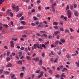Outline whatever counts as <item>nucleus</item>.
Returning a JSON list of instances; mask_svg holds the SVG:
<instances>
[{"instance_id": "obj_5", "label": "nucleus", "mask_w": 79, "mask_h": 79, "mask_svg": "<svg viewBox=\"0 0 79 79\" xmlns=\"http://www.w3.org/2000/svg\"><path fill=\"white\" fill-rule=\"evenodd\" d=\"M38 27L41 28H43L44 27V26L42 24V23H40L39 25H38Z\"/></svg>"}, {"instance_id": "obj_28", "label": "nucleus", "mask_w": 79, "mask_h": 79, "mask_svg": "<svg viewBox=\"0 0 79 79\" xmlns=\"http://www.w3.org/2000/svg\"><path fill=\"white\" fill-rule=\"evenodd\" d=\"M65 33H67V32L68 33H69V31L68 29H65Z\"/></svg>"}, {"instance_id": "obj_4", "label": "nucleus", "mask_w": 79, "mask_h": 79, "mask_svg": "<svg viewBox=\"0 0 79 79\" xmlns=\"http://www.w3.org/2000/svg\"><path fill=\"white\" fill-rule=\"evenodd\" d=\"M10 44L11 47H14V41L11 40L10 41Z\"/></svg>"}, {"instance_id": "obj_29", "label": "nucleus", "mask_w": 79, "mask_h": 79, "mask_svg": "<svg viewBox=\"0 0 79 79\" xmlns=\"http://www.w3.org/2000/svg\"><path fill=\"white\" fill-rule=\"evenodd\" d=\"M51 53H50L49 55V56H50L51 55H54V54H53V51H51Z\"/></svg>"}, {"instance_id": "obj_48", "label": "nucleus", "mask_w": 79, "mask_h": 79, "mask_svg": "<svg viewBox=\"0 0 79 79\" xmlns=\"http://www.w3.org/2000/svg\"><path fill=\"white\" fill-rule=\"evenodd\" d=\"M60 31H64L63 28V27H61L60 28Z\"/></svg>"}, {"instance_id": "obj_32", "label": "nucleus", "mask_w": 79, "mask_h": 79, "mask_svg": "<svg viewBox=\"0 0 79 79\" xmlns=\"http://www.w3.org/2000/svg\"><path fill=\"white\" fill-rule=\"evenodd\" d=\"M26 59L27 60H31V57L29 56H27L26 57Z\"/></svg>"}, {"instance_id": "obj_34", "label": "nucleus", "mask_w": 79, "mask_h": 79, "mask_svg": "<svg viewBox=\"0 0 79 79\" xmlns=\"http://www.w3.org/2000/svg\"><path fill=\"white\" fill-rule=\"evenodd\" d=\"M59 67L61 69H62L63 68V65H61L59 66Z\"/></svg>"}, {"instance_id": "obj_62", "label": "nucleus", "mask_w": 79, "mask_h": 79, "mask_svg": "<svg viewBox=\"0 0 79 79\" xmlns=\"http://www.w3.org/2000/svg\"><path fill=\"white\" fill-rule=\"evenodd\" d=\"M10 10H8L7 11H6V13H7V14H8V13H10Z\"/></svg>"}, {"instance_id": "obj_2", "label": "nucleus", "mask_w": 79, "mask_h": 79, "mask_svg": "<svg viewBox=\"0 0 79 79\" xmlns=\"http://www.w3.org/2000/svg\"><path fill=\"white\" fill-rule=\"evenodd\" d=\"M52 5L51 6V9L53 13H55V7H54V6H56V3L55 2L54 3H52Z\"/></svg>"}, {"instance_id": "obj_42", "label": "nucleus", "mask_w": 79, "mask_h": 79, "mask_svg": "<svg viewBox=\"0 0 79 79\" xmlns=\"http://www.w3.org/2000/svg\"><path fill=\"white\" fill-rule=\"evenodd\" d=\"M54 28V29H58V27L57 26H54L53 27Z\"/></svg>"}, {"instance_id": "obj_23", "label": "nucleus", "mask_w": 79, "mask_h": 79, "mask_svg": "<svg viewBox=\"0 0 79 79\" xmlns=\"http://www.w3.org/2000/svg\"><path fill=\"white\" fill-rule=\"evenodd\" d=\"M56 78H58L60 77V75L58 74H56L55 75Z\"/></svg>"}, {"instance_id": "obj_54", "label": "nucleus", "mask_w": 79, "mask_h": 79, "mask_svg": "<svg viewBox=\"0 0 79 79\" xmlns=\"http://www.w3.org/2000/svg\"><path fill=\"white\" fill-rule=\"evenodd\" d=\"M31 25L32 26H35V24L33 23H31Z\"/></svg>"}, {"instance_id": "obj_24", "label": "nucleus", "mask_w": 79, "mask_h": 79, "mask_svg": "<svg viewBox=\"0 0 79 79\" xmlns=\"http://www.w3.org/2000/svg\"><path fill=\"white\" fill-rule=\"evenodd\" d=\"M75 64H77V67H79V61H78V62H75Z\"/></svg>"}, {"instance_id": "obj_12", "label": "nucleus", "mask_w": 79, "mask_h": 79, "mask_svg": "<svg viewBox=\"0 0 79 79\" xmlns=\"http://www.w3.org/2000/svg\"><path fill=\"white\" fill-rule=\"evenodd\" d=\"M60 41L61 42H62V43H64V42H65V40L63 39H61L60 40Z\"/></svg>"}, {"instance_id": "obj_41", "label": "nucleus", "mask_w": 79, "mask_h": 79, "mask_svg": "<svg viewBox=\"0 0 79 79\" xmlns=\"http://www.w3.org/2000/svg\"><path fill=\"white\" fill-rule=\"evenodd\" d=\"M12 40H14V41H17V40H18L17 38H15V39L12 38Z\"/></svg>"}, {"instance_id": "obj_21", "label": "nucleus", "mask_w": 79, "mask_h": 79, "mask_svg": "<svg viewBox=\"0 0 79 79\" xmlns=\"http://www.w3.org/2000/svg\"><path fill=\"white\" fill-rule=\"evenodd\" d=\"M10 53H11V52H10V51H8L7 52V56H9V55H10Z\"/></svg>"}, {"instance_id": "obj_50", "label": "nucleus", "mask_w": 79, "mask_h": 79, "mask_svg": "<svg viewBox=\"0 0 79 79\" xmlns=\"http://www.w3.org/2000/svg\"><path fill=\"white\" fill-rule=\"evenodd\" d=\"M22 55V52H19V56H20V57H21V56Z\"/></svg>"}, {"instance_id": "obj_40", "label": "nucleus", "mask_w": 79, "mask_h": 79, "mask_svg": "<svg viewBox=\"0 0 79 79\" xmlns=\"http://www.w3.org/2000/svg\"><path fill=\"white\" fill-rule=\"evenodd\" d=\"M49 44V41H47L44 44L45 45H48Z\"/></svg>"}, {"instance_id": "obj_31", "label": "nucleus", "mask_w": 79, "mask_h": 79, "mask_svg": "<svg viewBox=\"0 0 79 79\" xmlns=\"http://www.w3.org/2000/svg\"><path fill=\"white\" fill-rule=\"evenodd\" d=\"M18 63L20 64H22V61L21 60H19L18 61Z\"/></svg>"}, {"instance_id": "obj_22", "label": "nucleus", "mask_w": 79, "mask_h": 79, "mask_svg": "<svg viewBox=\"0 0 79 79\" xmlns=\"http://www.w3.org/2000/svg\"><path fill=\"white\" fill-rule=\"evenodd\" d=\"M40 32L43 33V34H45V33H47V32L45 31H40Z\"/></svg>"}, {"instance_id": "obj_63", "label": "nucleus", "mask_w": 79, "mask_h": 79, "mask_svg": "<svg viewBox=\"0 0 79 79\" xmlns=\"http://www.w3.org/2000/svg\"><path fill=\"white\" fill-rule=\"evenodd\" d=\"M40 14H38L37 15V17H38V18H40Z\"/></svg>"}, {"instance_id": "obj_6", "label": "nucleus", "mask_w": 79, "mask_h": 79, "mask_svg": "<svg viewBox=\"0 0 79 79\" xmlns=\"http://www.w3.org/2000/svg\"><path fill=\"white\" fill-rule=\"evenodd\" d=\"M12 66V64L10 63L7 64L6 65V67H7V68H8L10 67H11Z\"/></svg>"}, {"instance_id": "obj_37", "label": "nucleus", "mask_w": 79, "mask_h": 79, "mask_svg": "<svg viewBox=\"0 0 79 79\" xmlns=\"http://www.w3.org/2000/svg\"><path fill=\"white\" fill-rule=\"evenodd\" d=\"M48 73L51 74H53V72H52V71L51 70H49L48 71Z\"/></svg>"}, {"instance_id": "obj_58", "label": "nucleus", "mask_w": 79, "mask_h": 79, "mask_svg": "<svg viewBox=\"0 0 79 79\" xmlns=\"http://www.w3.org/2000/svg\"><path fill=\"white\" fill-rule=\"evenodd\" d=\"M45 9L46 10H49V9H50V7H45Z\"/></svg>"}, {"instance_id": "obj_51", "label": "nucleus", "mask_w": 79, "mask_h": 79, "mask_svg": "<svg viewBox=\"0 0 79 79\" xmlns=\"http://www.w3.org/2000/svg\"><path fill=\"white\" fill-rule=\"evenodd\" d=\"M20 20L21 21L24 20V17H23V16H22V17H21V18H20Z\"/></svg>"}, {"instance_id": "obj_13", "label": "nucleus", "mask_w": 79, "mask_h": 79, "mask_svg": "<svg viewBox=\"0 0 79 79\" xmlns=\"http://www.w3.org/2000/svg\"><path fill=\"white\" fill-rule=\"evenodd\" d=\"M67 14L68 15H71L72 13H71V10H69L67 11Z\"/></svg>"}, {"instance_id": "obj_11", "label": "nucleus", "mask_w": 79, "mask_h": 79, "mask_svg": "<svg viewBox=\"0 0 79 79\" xmlns=\"http://www.w3.org/2000/svg\"><path fill=\"white\" fill-rule=\"evenodd\" d=\"M15 9L16 10V12H18V11H19V7L18 6H17L16 7Z\"/></svg>"}, {"instance_id": "obj_20", "label": "nucleus", "mask_w": 79, "mask_h": 79, "mask_svg": "<svg viewBox=\"0 0 79 79\" xmlns=\"http://www.w3.org/2000/svg\"><path fill=\"white\" fill-rule=\"evenodd\" d=\"M68 70L67 69H66L65 68H64L62 70V72H64V71H67V70Z\"/></svg>"}, {"instance_id": "obj_7", "label": "nucleus", "mask_w": 79, "mask_h": 79, "mask_svg": "<svg viewBox=\"0 0 79 79\" xmlns=\"http://www.w3.org/2000/svg\"><path fill=\"white\" fill-rule=\"evenodd\" d=\"M60 31H57L54 32V34L55 35H58L59 33H60Z\"/></svg>"}, {"instance_id": "obj_49", "label": "nucleus", "mask_w": 79, "mask_h": 79, "mask_svg": "<svg viewBox=\"0 0 79 79\" xmlns=\"http://www.w3.org/2000/svg\"><path fill=\"white\" fill-rule=\"evenodd\" d=\"M58 43H59V41L57 40L55 42V44H56V45H58Z\"/></svg>"}, {"instance_id": "obj_27", "label": "nucleus", "mask_w": 79, "mask_h": 79, "mask_svg": "<svg viewBox=\"0 0 79 79\" xmlns=\"http://www.w3.org/2000/svg\"><path fill=\"white\" fill-rule=\"evenodd\" d=\"M33 18L34 19L35 21H36V20H37V19H38V18H37L36 17H33Z\"/></svg>"}, {"instance_id": "obj_59", "label": "nucleus", "mask_w": 79, "mask_h": 79, "mask_svg": "<svg viewBox=\"0 0 79 79\" xmlns=\"http://www.w3.org/2000/svg\"><path fill=\"white\" fill-rule=\"evenodd\" d=\"M9 14L11 16H13V13L10 12L9 13Z\"/></svg>"}, {"instance_id": "obj_57", "label": "nucleus", "mask_w": 79, "mask_h": 79, "mask_svg": "<svg viewBox=\"0 0 79 79\" xmlns=\"http://www.w3.org/2000/svg\"><path fill=\"white\" fill-rule=\"evenodd\" d=\"M24 51L25 52H27V51H28V50L27 49V48H25V50Z\"/></svg>"}, {"instance_id": "obj_17", "label": "nucleus", "mask_w": 79, "mask_h": 79, "mask_svg": "<svg viewBox=\"0 0 79 79\" xmlns=\"http://www.w3.org/2000/svg\"><path fill=\"white\" fill-rule=\"evenodd\" d=\"M53 25H55V26H56V25H58V22H54L53 23Z\"/></svg>"}, {"instance_id": "obj_39", "label": "nucleus", "mask_w": 79, "mask_h": 79, "mask_svg": "<svg viewBox=\"0 0 79 79\" xmlns=\"http://www.w3.org/2000/svg\"><path fill=\"white\" fill-rule=\"evenodd\" d=\"M36 35L37 36H39V37H40L41 36V35L39 33H36Z\"/></svg>"}, {"instance_id": "obj_64", "label": "nucleus", "mask_w": 79, "mask_h": 79, "mask_svg": "<svg viewBox=\"0 0 79 79\" xmlns=\"http://www.w3.org/2000/svg\"><path fill=\"white\" fill-rule=\"evenodd\" d=\"M51 3H53V0H50Z\"/></svg>"}, {"instance_id": "obj_53", "label": "nucleus", "mask_w": 79, "mask_h": 79, "mask_svg": "<svg viewBox=\"0 0 79 79\" xmlns=\"http://www.w3.org/2000/svg\"><path fill=\"white\" fill-rule=\"evenodd\" d=\"M43 36H44L45 37H47V34H43Z\"/></svg>"}, {"instance_id": "obj_46", "label": "nucleus", "mask_w": 79, "mask_h": 79, "mask_svg": "<svg viewBox=\"0 0 79 79\" xmlns=\"http://www.w3.org/2000/svg\"><path fill=\"white\" fill-rule=\"evenodd\" d=\"M40 70H36V71H35V73H39V72H40Z\"/></svg>"}, {"instance_id": "obj_18", "label": "nucleus", "mask_w": 79, "mask_h": 79, "mask_svg": "<svg viewBox=\"0 0 79 79\" xmlns=\"http://www.w3.org/2000/svg\"><path fill=\"white\" fill-rule=\"evenodd\" d=\"M21 23L23 25H25V24H26V22L24 21H22L21 22Z\"/></svg>"}, {"instance_id": "obj_52", "label": "nucleus", "mask_w": 79, "mask_h": 79, "mask_svg": "<svg viewBox=\"0 0 79 79\" xmlns=\"http://www.w3.org/2000/svg\"><path fill=\"white\" fill-rule=\"evenodd\" d=\"M70 8L71 10H73V6L72 5H71L70 7Z\"/></svg>"}, {"instance_id": "obj_43", "label": "nucleus", "mask_w": 79, "mask_h": 79, "mask_svg": "<svg viewBox=\"0 0 79 79\" xmlns=\"http://www.w3.org/2000/svg\"><path fill=\"white\" fill-rule=\"evenodd\" d=\"M74 7V8H77V4H74L73 5Z\"/></svg>"}, {"instance_id": "obj_47", "label": "nucleus", "mask_w": 79, "mask_h": 79, "mask_svg": "<svg viewBox=\"0 0 79 79\" xmlns=\"http://www.w3.org/2000/svg\"><path fill=\"white\" fill-rule=\"evenodd\" d=\"M31 12L32 13H35V9H32L31 10Z\"/></svg>"}, {"instance_id": "obj_61", "label": "nucleus", "mask_w": 79, "mask_h": 79, "mask_svg": "<svg viewBox=\"0 0 79 79\" xmlns=\"http://www.w3.org/2000/svg\"><path fill=\"white\" fill-rule=\"evenodd\" d=\"M58 61V60H53L54 63H56V62H57Z\"/></svg>"}, {"instance_id": "obj_35", "label": "nucleus", "mask_w": 79, "mask_h": 79, "mask_svg": "<svg viewBox=\"0 0 79 79\" xmlns=\"http://www.w3.org/2000/svg\"><path fill=\"white\" fill-rule=\"evenodd\" d=\"M4 74H9L10 73L9 72L7 71H4Z\"/></svg>"}, {"instance_id": "obj_44", "label": "nucleus", "mask_w": 79, "mask_h": 79, "mask_svg": "<svg viewBox=\"0 0 79 79\" xmlns=\"http://www.w3.org/2000/svg\"><path fill=\"white\" fill-rule=\"evenodd\" d=\"M37 3H38V4L40 3V0H38L36 1Z\"/></svg>"}, {"instance_id": "obj_1", "label": "nucleus", "mask_w": 79, "mask_h": 79, "mask_svg": "<svg viewBox=\"0 0 79 79\" xmlns=\"http://www.w3.org/2000/svg\"><path fill=\"white\" fill-rule=\"evenodd\" d=\"M43 48H44V49L46 48V47H45V45H44V44H39V43L35 44H34V46L32 47V48L31 49V50H34V49H36L37 48H40L41 50H42L43 49Z\"/></svg>"}, {"instance_id": "obj_33", "label": "nucleus", "mask_w": 79, "mask_h": 79, "mask_svg": "<svg viewBox=\"0 0 79 79\" xmlns=\"http://www.w3.org/2000/svg\"><path fill=\"white\" fill-rule=\"evenodd\" d=\"M66 56L67 58H71V56L69 55H66Z\"/></svg>"}, {"instance_id": "obj_36", "label": "nucleus", "mask_w": 79, "mask_h": 79, "mask_svg": "<svg viewBox=\"0 0 79 79\" xmlns=\"http://www.w3.org/2000/svg\"><path fill=\"white\" fill-rule=\"evenodd\" d=\"M42 68L45 71H47V70L46 69V68L44 66L42 67Z\"/></svg>"}, {"instance_id": "obj_15", "label": "nucleus", "mask_w": 79, "mask_h": 79, "mask_svg": "<svg viewBox=\"0 0 79 79\" xmlns=\"http://www.w3.org/2000/svg\"><path fill=\"white\" fill-rule=\"evenodd\" d=\"M39 65H42V60H40L39 63Z\"/></svg>"}, {"instance_id": "obj_14", "label": "nucleus", "mask_w": 79, "mask_h": 79, "mask_svg": "<svg viewBox=\"0 0 79 79\" xmlns=\"http://www.w3.org/2000/svg\"><path fill=\"white\" fill-rule=\"evenodd\" d=\"M60 77H66V75H65L64 73H62L60 75Z\"/></svg>"}, {"instance_id": "obj_56", "label": "nucleus", "mask_w": 79, "mask_h": 79, "mask_svg": "<svg viewBox=\"0 0 79 79\" xmlns=\"http://www.w3.org/2000/svg\"><path fill=\"white\" fill-rule=\"evenodd\" d=\"M3 73V69L0 70V74H2Z\"/></svg>"}, {"instance_id": "obj_55", "label": "nucleus", "mask_w": 79, "mask_h": 79, "mask_svg": "<svg viewBox=\"0 0 79 79\" xmlns=\"http://www.w3.org/2000/svg\"><path fill=\"white\" fill-rule=\"evenodd\" d=\"M69 6L68 5H67L66 8V10H68V9H69Z\"/></svg>"}, {"instance_id": "obj_30", "label": "nucleus", "mask_w": 79, "mask_h": 79, "mask_svg": "<svg viewBox=\"0 0 79 79\" xmlns=\"http://www.w3.org/2000/svg\"><path fill=\"white\" fill-rule=\"evenodd\" d=\"M5 1V0H0V5L2 4V3Z\"/></svg>"}, {"instance_id": "obj_38", "label": "nucleus", "mask_w": 79, "mask_h": 79, "mask_svg": "<svg viewBox=\"0 0 79 79\" xmlns=\"http://www.w3.org/2000/svg\"><path fill=\"white\" fill-rule=\"evenodd\" d=\"M38 9L39 10V11H40V10H41V6H38Z\"/></svg>"}, {"instance_id": "obj_9", "label": "nucleus", "mask_w": 79, "mask_h": 79, "mask_svg": "<svg viewBox=\"0 0 79 79\" xmlns=\"http://www.w3.org/2000/svg\"><path fill=\"white\" fill-rule=\"evenodd\" d=\"M43 76V72H41L40 73V75L38 76V78H40L41 77H42Z\"/></svg>"}, {"instance_id": "obj_8", "label": "nucleus", "mask_w": 79, "mask_h": 79, "mask_svg": "<svg viewBox=\"0 0 79 79\" xmlns=\"http://www.w3.org/2000/svg\"><path fill=\"white\" fill-rule=\"evenodd\" d=\"M23 16V14H22L19 13L16 16L17 17L19 18V17H21V16Z\"/></svg>"}, {"instance_id": "obj_45", "label": "nucleus", "mask_w": 79, "mask_h": 79, "mask_svg": "<svg viewBox=\"0 0 79 79\" xmlns=\"http://www.w3.org/2000/svg\"><path fill=\"white\" fill-rule=\"evenodd\" d=\"M71 14H68V18H71Z\"/></svg>"}, {"instance_id": "obj_16", "label": "nucleus", "mask_w": 79, "mask_h": 79, "mask_svg": "<svg viewBox=\"0 0 79 79\" xmlns=\"http://www.w3.org/2000/svg\"><path fill=\"white\" fill-rule=\"evenodd\" d=\"M16 5H15L14 4H12V8H13L14 10H16Z\"/></svg>"}, {"instance_id": "obj_10", "label": "nucleus", "mask_w": 79, "mask_h": 79, "mask_svg": "<svg viewBox=\"0 0 79 79\" xmlns=\"http://www.w3.org/2000/svg\"><path fill=\"white\" fill-rule=\"evenodd\" d=\"M3 27H4L5 28H8V27H9V26L7 24H4L3 25Z\"/></svg>"}, {"instance_id": "obj_60", "label": "nucleus", "mask_w": 79, "mask_h": 79, "mask_svg": "<svg viewBox=\"0 0 79 79\" xmlns=\"http://www.w3.org/2000/svg\"><path fill=\"white\" fill-rule=\"evenodd\" d=\"M20 50H24V48L23 47H21L20 48Z\"/></svg>"}, {"instance_id": "obj_25", "label": "nucleus", "mask_w": 79, "mask_h": 79, "mask_svg": "<svg viewBox=\"0 0 79 79\" xmlns=\"http://www.w3.org/2000/svg\"><path fill=\"white\" fill-rule=\"evenodd\" d=\"M59 24L61 26H63V23L62 21H60L59 22Z\"/></svg>"}, {"instance_id": "obj_19", "label": "nucleus", "mask_w": 79, "mask_h": 79, "mask_svg": "<svg viewBox=\"0 0 79 79\" xmlns=\"http://www.w3.org/2000/svg\"><path fill=\"white\" fill-rule=\"evenodd\" d=\"M23 28H24V27L22 26V27H17V29H23Z\"/></svg>"}, {"instance_id": "obj_26", "label": "nucleus", "mask_w": 79, "mask_h": 79, "mask_svg": "<svg viewBox=\"0 0 79 79\" xmlns=\"http://www.w3.org/2000/svg\"><path fill=\"white\" fill-rule=\"evenodd\" d=\"M10 74L11 75H12V76L11 77V78L12 79V78H13V77H15V74H13L12 73H11Z\"/></svg>"}, {"instance_id": "obj_3", "label": "nucleus", "mask_w": 79, "mask_h": 79, "mask_svg": "<svg viewBox=\"0 0 79 79\" xmlns=\"http://www.w3.org/2000/svg\"><path fill=\"white\" fill-rule=\"evenodd\" d=\"M74 13L75 16H77L79 15V13H78V12L76 10L74 11Z\"/></svg>"}]
</instances>
